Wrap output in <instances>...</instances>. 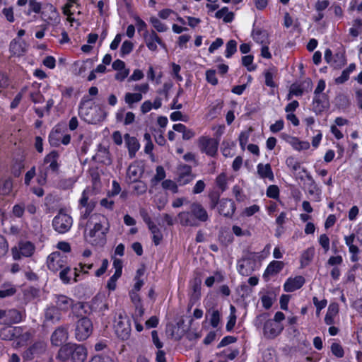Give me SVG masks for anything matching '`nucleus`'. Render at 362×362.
I'll return each mask as SVG.
<instances>
[{
	"instance_id": "f257e3e1",
	"label": "nucleus",
	"mask_w": 362,
	"mask_h": 362,
	"mask_svg": "<svg viewBox=\"0 0 362 362\" xmlns=\"http://www.w3.org/2000/svg\"><path fill=\"white\" fill-rule=\"evenodd\" d=\"M181 225L185 226H198L200 222H206L209 215L205 208L199 202L190 205V211H182L177 215Z\"/></svg>"
},
{
	"instance_id": "f03ea898",
	"label": "nucleus",
	"mask_w": 362,
	"mask_h": 362,
	"mask_svg": "<svg viewBox=\"0 0 362 362\" xmlns=\"http://www.w3.org/2000/svg\"><path fill=\"white\" fill-rule=\"evenodd\" d=\"M59 159V154L56 151H51L45 157L43 166L40 168L37 179L38 184L44 185L47 182V178L49 173H58L60 166Z\"/></svg>"
},
{
	"instance_id": "7ed1b4c3",
	"label": "nucleus",
	"mask_w": 362,
	"mask_h": 362,
	"mask_svg": "<svg viewBox=\"0 0 362 362\" xmlns=\"http://www.w3.org/2000/svg\"><path fill=\"white\" fill-rule=\"evenodd\" d=\"M115 333L119 339L127 340L131 335V323L129 317L121 313L116 315L113 323Z\"/></svg>"
},
{
	"instance_id": "20e7f679",
	"label": "nucleus",
	"mask_w": 362,
	"mask_h": 362,
	"mask_svg": "<svg viewBox=\"0 0 362 362\" xmlns=\"http://www.w3.org/2000/svg\"><path fill=\"white\" fill-rule=\"evenodd\" d=\"M107 228L102 225V221L95 222L93 228L85 233L86 240L93 245H102L105 243Z\"/></svg>"
},
{
	"instance_id": "39448f33",
	"label": "nucleus",
	"mask_w": 362,
	"mask_h": 362,
	"mask_svg": "<svg viewBox=\"0 0 362 362\" xmlns=\"http://www.w3.org/2000/svg\"><path fill=\"white\" fill-rule=\"evenodd\" d=\"M256 269V255L249 252L240 259L237 264V269L240 274L250 276Z\"/></svg>"
},
{
	"instance_id": "423d86ee",
	"label": "nucleus",
	"mask_w": 362,
	"mask_h": 362,
	"mask_svg": "<svg viewBox=\"0 0 362 362\" xmlns=\"http://www.w3.org/2000/svg\"><path fill=\"white\" fill-rule=\"evenodd\" d=\"M35 250V247L30 241H20L18 245L11 248V255L14 260H19L23 257H31Z\"/></svg>"
},
{
	"instance_id": "0eeeda50",
	"label": "nucleus",
	"mask_w": 362,
	"mask_h": 362,
	"mask_svg": "<svg viewBox=\"0 0 362 362\" xmlns=\"http://www.w3.org/2000/svg\"><path fill=\"white\" fill-rule=\"evenodd\" d=\"M93 332V324L90 320L83 317L76 323L75 337L78 341H83L88 338Z\"/></svg>"
},
{
	"instance_id": "6e6552de",
	"label": "nucleus",
	"mask_w": 362,
	"mask_h": 362,
	"mask_svg": "<svg viewBox=\"0 0 362 362\" xmlns=\"http://www.w3.org/2000/svg\"><path fill=\"white\" fill-rule=\"evenodd\" d=\"M72 224V218L62 211H60L52 221L54 229L59 233H65L69 231Z\"/></svg>"
},
{
	"instance_id": "1a4fd4ad",
	"label": "nucleus",
	"mask_w": 362,
	"mask_h": 362,
	"mask_svg": "<svg viewBox=\"0 0 362 362\" xmlns=\"http://www.w3.org/2000/svg\"><path fill=\"white\" fill-rule=\"evenodd\" d=\"M149 85L147 83L136 84L134 86V90L136 93H126L124 95V101L129 107H132L134 103H139L142 98V94H146L149 90Z\"/></svg>"
},
{
	"instance_id": "9d476101",
	"label": "nucleus",
	"mask_w": 362,
	"mask_h": 362,
	"mask_svg": "<svg viewBox=\"0 0 362 362\" xmlns=\"http://www.w3.org/2000/svg\"><path fill=\"white\" fill-rule=\"evenodd\" d=\"M47 264L49 270L57 272L66 265V257L59 252H54L48 256Z\"/></svg>"
},
{
	"instance_id": "9b49d317",
	"label": "nucleus",
	"mask_w": 362,
	"mask_h": 362,
	"mask_svg": "<svg viewBox=\"0 0 362 362\" xmlns=\"http://www.w3.org/2000/svg\"><path fill=\"white\" fill-rule=\"evenodd\" d=\"M145 44L148 49L151 52L158 50V45L163 48H165V45L161 38L157 35L155 30H146L143 34Z\"/></svg>"
},
{
	"instance_id": "f8f14e48",
	"label": "nucleus",
	"mask_w": 362,
	"mask_h": 362,
	"mask_svg": "<svg viewBox=\"0 0 362 362\" xmlns=\"http://www.w3.org/2000/svg\"><path fill=\"white\" fill-rule=\"evenodd\" d=\"M90 193V190L88 188L85 189L79 199V207L81 210V213L83 218H86L95 207V203L92 201H89Z\"/></svg>"
},
{
	"instance_id": "ddd939ff",
	"label": "nucleus",
	"mask_w": 362,
	"mask_h": 362,
	"mask_svg": "<svg viewBox=\"0 0 362 362\" xmlns=\"http://www.w3.org/2000/svg\"><path fill=\"white\" fill-rule=\"evenodd\" d=\"M218 145L215 139L207 136H202L199 139V147L201 151L210 156H214L216 154Z\"/></svg>"
},
{
	"instance_id": "4468645a",
	"label": "nucleus",
	"mask_w": 362,
	"mask_h": 362,
	"mask_svg": "<svg viewBox=\"0 0 362 362\" xmlns=\"http://www.w3.org/2000/svg\"><path fill=\"white\" fill-rule=\"evenodd\" d=\"M95 109H96V107H93L91 100L83 98L80 103L78 114L84 120L88 122H93L95 121V118L93 117L91 111Z\"/></svg>"
},
{
	"instance_id": "2eb2a0df",
	"label": "nucleus",
	"mask_w": 362,
	"mask_h": 362,
	"mask_svg": "<svg viewBox=\"0 0 362 362\" xmlns=\"http://www.w3.org/2000/svg\"><path fill=\"white\" fill-rule=\"evenodd\" d=\"M284 327L280 323L274 322L272 320H267L263 327L264 336L267 339H274L279 335Z\"/></svg>"
},
{
	"instance_id": "dca6fc26",
	"label": "nucleus",
	"mask_w": 362,
	"mask_h": 362,
	"mask_svg": "<svg viewBox=\"0 0 362 362\" xmlns=\"http://www.w3.org/2000/svg\"><path fill=\"white\" fill-rule=\"evenodd\" d=\"M194 178L192 173V168L187 165H180L177 170V182L184 186L191 182Z\"/></svg>"
},
{
	"instance_id": "f3484780",
	"label": "nucleus",
	"mask_w": 362,
	"mask_h": 362,
	"mask_svg": "<svg viewBox=\"0 0 362 362\" xmlns=\"http://www.w3.org/2000/svg\"><path fill=\"white\" fill-rule=\"evenodd\" d=\"M218 213L224 216H232L235 210V205L233 200L222 199L219 201L218 206Z\"/></svg>"
},
{
	"instance_id": "a211bd4d",
	"label": "nucleus",
	"mask_w": 362,
	"mask_h": 362,
	"mask_svg": "<svg viewBox=\"0 0 362 362\" xmlns=\"http://www.w3.org/2000/svg\"><path fill=\"white\" fill-rule=\"evenodd\" d=\"M305 278L302 276H296L293 278H288L284 284V289L286 292H293L300 289L305 284Z\"/></svg>"
},
{
	"instance_id": "6ab92c4d",
	"label": "nucleus",
	"mask_w": 362,
	"mask_h": 362,
	"mask_svg": "<svg viewBox=\"0 0 362 362\" xmlns=\"http://www.w3.org/2000/svg\"><path fill=\"white\" fill-rule=\"evenodd\" d=\"M144 173V167L137 162L131 164L127 169V177L132 182L139 181Z\"/></svg>"
},
{
	"instance_id": "aec40b11",
	"label": "nucleus",
	"mask_w": 362,
	"mask_h": 362,
	"mask_svg": "<svg viewBox=\"0 0 362 362\" xmlns=\"http://www.w3.org/2000/svg\"><path fill=\"white\" fill-rule=\"evenodd\" d=\"M68 339V329L64 327H58L52 334L51 341L54 346H60Z\"/></svg>"
},
{
	"instance_id": "412c9836",
	"label": "nucleus",
	"mask_w": 362,
	"mask_h": 362,
	"mask_svg": "<svg viewBox=\"0 0 362 362\" xmlns=\"http://www.w3.org/2000/svg\"><path fill=\"white\" fill-rule=\"evenodd\" d=\"M9 50L13 56H22L26 51V43L21 39H13L10 43Z\"/></svg>"
},
{
	"instance_id": "4be33fe9",
	"label": "nucleus",
	"mask_w": 362,
	"mask_h": 362,
	"mask_svg": "<svg viewBox=\"0 0 362 362\" xmlns=\"http://www.w3.org/2000/svg\"><path fill=\"white\" fill-rule=\"evenodd\" d=\"M46 350V344L44 341H37L33 344L26 351L27 358H33L35 356L43 354Z\"/></svg>"
},
{
	"instance_id": "5701e85b",
	"label": "nucleus",
	"mask_w": 362,
	"mask_h": 362,
	"mask_svg": "<svg viewBox=\"0 0 362 362\" xmlns=\"http://www.w3.org/2000/svg\"><path fill=\"white\" fill-rule=\"evenodd\" d=\"M257 172L262 179H268L269 181H274V175L270 164L259 163L257 165Z\"/></svg>"
},
{
	"instance_id": "b1692460",
	"label": "nucleus",
	"mask_w": 362,
	"mask_h": 362,
	"mask_svg": "<svg viewBox=\"0 0 362 362\" xmlns=\"http://www.w3.org/2000/svg\"><path fill=\"white\" fill-rule=\"evenodd\" d=\"M124 141L126 146L129 151V155L131 158L135 156L136 152L139 149L140 145L136 139V138L134 136H131L129 134H126L124 135Z\"/></svg>"
},
{
	"instance_id": "393cba45",
	"label": "nucleus",
	"mask_w": 362,
	"mask_h": 362,
	"mask_svg": "<svg viewBox=\"0 0 362 362\" xmlns=\"http://www.w3.org/2000/svg\"><path fill=\"white\" fill-rule=\"evenodd\" d=\"M74 6L77 8H81V4L79 3V0H66V3L64 6L62 10L63 13L67 16V20L72 23L74 21V18L72 16L74 13V11L72 9Z\"/></svg>"
},
{
	"instance_id": "a878e982",
	"label": "nucleus",
	"mask_w": 362,
	"mask_h": 362,
	"mask_svg": "<svg viewBox=\"0 0 362 362\" xmlns=\"http://www.w3.org/2000/svg\"><path fill=\"white\" fill-rule=\"evenodd\" d=\"M328 107V102L323 95H315L313 109L316 114H320Z\"/></svg>"
},
{
	"instance_id": "bb28decb",
	"label": "nucleus",
	"mask_w": 362,
	"mask_h": 362,
	"mask_svg": "<svg viewBox=\"0 0 362 362\" xmlns=\"http://www.w3.org/2000/svg\"><path fill=\"white\" fill-rule=\"evenodd\" d=\"M23 313L16 309H9L6 311V321L3 322L4 325H11L19 323L23 320Z\"/></svg>"
},
{
	"instance_id": "cd10ccee",
	"label": "nucleus",
	"mask_w": 362,
	"mask_h": 362,
	"mask_svg": "<svg viewBox=\"0 0 362 362\" xmlns=\"http://www.w3.org/2000/svg\"><path fill=\"white\" fill-rule=\"evenodd\" d=\"M334 57V56H333L331 49H327L325 50V59L331 66H332L334 68H340V67H341L342 66H344L345 64L346 60H345V59H344V56L342 54H339V53L335 54V57L338 58L339 60V64H336V60H333Z\"/></svg>"
},
{
	"instance_id": "c85d7f7f",
	"label": "nucleus",
	"mask_w": 362,
	"mask_h": 362,
	"mask_svg": "<svg viewBox=\"0 0 362 362\" xmlns=\"http://www.w3.org/2000/svg\"><path fill=\"white\" fill-rule=\"evenodd\" d=\"M129 296L132 303L135 307V315L136 317H141L144 313V309L143 308L139 292L129 291Z\"/></svg>"
},
{
	"instance_id": "c756f323",
	"label": "nucleus",
	"mask_w": 362,
	"mask_h": 362,
	"mask_svg": "<svg viewBox=\"0 0 362 362\" xmlns=\"http://www.w3.org/2000/svg\"><path fill=\"white\" fill-rule=\"evenodd\" d=\"M45 9L47 11L42 12V15L45 18V20L49 22H58L59 21V13L57 11V8L51 4H47L45 6Z\"/></svg>"
},
{
	"instance_id": "7c9ffc66",
	"label": "nucleus",
	"mask_w": 362,
	"mask_h": 362,
	"mask_svg": "<svg viewBox=\"0 0 362 362\" xmlns=\"http://www.w3.org/2000/svg\"><path fill=\"white\" fill-rule=\"evenodd\" d=\"M75 344H66L62 346L58 353V357L62 361L71 359L72 361Z\"/></svg>"
},
{
	"instance_id": "2f4dec72",
	"label": "nucleus",
	"mask_w": 362,
	"mask_h": 362,
	"mask_svg": "<svg viewBox=\"0 0 362 362\" xmlns=\"http://www.w3.org/2000/svg\"><path fill=\"white\" fill-rule=\"evenodd\" d=\"M252 39L259 44L264 45L269 44V35L267 31L255 28L253 29L252 33Z\"/></svg>"
},
{
	"instance_id": "473e14b6",
	"label": "nucleus",
	"mask_w": 362,
	"mask_h": 362,
	"mask_svg": "<svg viewBox=\"0 0 362 362\" xmlns=\"http://www.w3.org/2000/svg\"><path fill=\"white\" fill-rule=\"evenodd\" d=\"M87 357V351L83 345L74 344L73 362H83Z\"/></svg>"
},
{
	"instance_id": "72a5a7b5",
	"label": "nucleus",
	"mask_w": 362,
	"mask_h": 362,
	"mask_svg": "<svg viewBox=\"0 0 362 362\" xmlns=\"http://www.w3.org/2000/svg\"><path fill=\"white\" fill-rule=\"evenodd\" d=\"M339 313V305L337 303H331L327 309V312L325 317V322L327 325L334 323V317Z\"/></svg>"
},
{
	"instance_id": "f704fd0d",
	"label": "nucleus",
	"mask_w": 362,
	"mask_h": 362,
	"mask_svg": "<svg viewBox=\"0 0 362 362\" xmlns=\"http://www.w3.org/2000/svg\"><path fill=\"white\" fill-rule=\"evenodd\" d=\"M284 267V263L281 261H272L267 266L264 276H273L280 272Z\"/></svg>"
},
{
	"instance_id": "c9c22d12",
	"label": "nucleus",
	"mask_w": 362,
	"mask_h": 362,
	"mask_svg": "<svg viewBox=\"0 0 362 362\" xmlns=\"http://www.w3.org/2000/svg\"><path fill=\"white\" fill-rule=\"evenodd\" d=\"M56 304L59 310L66 311L72 307L73 300L66 296H57L56 297Z\"/></svg>"
},
{
	"instance_id": "e433bc0d",
	"label": "nucleus",
	"mask_w": 362,
	"mask_h": 362,
	"mask_svg": "<svg viewBox=\"0 0 362 362\" xmlns=\"http://www.w3.org/2000/svg\"><path fill=\"white\" fill-rule=\"evenodd\" d=\"M147 225L148 229L151 232L153 235V241L156 245L160 244V241L163 239V235L160 230V229L157 227V226L151 221V220H148L147 222Z\"/></svg>"
},
{
	"instance_id": "4c0bfd02",
	"label": "nucleus",
	"mask_w": 362,
	"mask_h": 362,
	"mask_svg": "<svg viewBox=\"0 0 362 362\" xmlns=\"http://www.w3.org/2000/svg\"><path fill=\"white\" fill-rule=\"evenodd\" d=\"M173 129L177 132L182 133L184 140H189L195 135L192 129H188L185 125L181 123L174 124Z\"/></svg>"
},
{
	"instance_id": "58836bf2",
	"label": "nucleus",
	"mask_w": 362,
	"mask_h": 362,
	"mask_svg": "<svg viewBox=\"0 0 362 362\" xmlns=\"http://www.w3.org/2000/svg\"><path fill=\"white\" fill-rule=\"evenodd\" d=\"M287 141L297 151L308 150L310 148L309 142L300 141L296 137L290 136Z\"/></svg>"
},
{
	"instance_id": "ea45409f",
	"label": "nucleus",
	"mask_w": 362,
	"mask_h": 362,
	"mask_svg": "<svg viewBox=\"0 0 362 362\" xmlns=\"http://www.w3.org/2000/svg\"><path fill=\"white\" fill-rule=\"evenodd\" d=\"M315 255V248L310 247L306 249L301 255L300 264L302 267L308 266L313 259Z\"/></svg>"
},
{
	"instance_id": "a19ab883",
	"label": "nucleus",
	"mask_w": 362,
	"mask_h": 362,
	"mask_svg": "<svg viewBox=\"0 0 362 362\" xmlns=\"http://www.w3.org/2000/svg\"><path fill=\"white\" fill-rule=\"evenodd\" d=\"M356 69V64L352 63L344 69L341 76L335 78V83L337 84H342L346 82L349 78L350 74Z\"/></svg>"
},
{
	"instance_id": "79ce46f5",
	"label": "nucleus",
	"mask_w": 362,
	"mask_h": 362,
	"mask_svg": "<svg viewBox=\"0 0 362 362\" xmlns=\"http://www.w3.org/2000/svg\"><path fill=\"white\" fill-rule=\"evenodd\" d=\"M215 16L217 18H222L225 23H230L234 18L233 13L229 11L227 7H223L218 10L216 13Z\"/></svg>"
},
{
	"instance_id": "37998d69",
	"label": "nucleus",
	"mask_w": 362,
	"mask_h": 362,
	"mask_svg": "<svg viewBox=\"0 0 362 362\" xmlns=\"http://www.w3.org/2000/svg\"><path fill=\"white\" fill-rule=\"evenodd\" d=\"M45 316L46 320L51 321L52 322H57L60 319L59 310L55 307L47 308L45 310Z\"/></svg>"
},
{
	"instance_id": "c03bdc74",
	"label": "nucleus",
	"mask_w": 362,
	"mask_h": 362,
	"mask_svg": "<svg viewBox=\"0 0 362 362\" xmlns=\"http://www.w3.org/2000/svg\"><path fill=\"white\" fill-rule=\"evenodd\" d=\"M13 189V180L11 178L3 180L0 182V194L2 195H8Z\"/></svg>"
},
{
	"instance_id": "a18cd8bd",
	"label": "nucleus",
	"mask_w": 362,
	"mask_h": 362,
	"mask_svg": "<svg viewBox=\"0 0 362 362\" xmlns=\"http://www.w3.org/2000/svg\"><path fill=\"white\" fill-rule=\"evenodd\" d=\"M93 267V264H86V263H80L78 264V267H76L74 269V281H78V277L79 276V273L88 274V270L91 269Z\"/></svg>"
},
{
	"instance_id": "49530a36",
	"label": "nucleus",
	"mask_w": 362,
	"mask_h": 362,
	"mask_svg": "<svg viewBox=\"0 0 362 362\" xmlns=\"http://www.w3.org/2000/svg\"><path fill=\"white\" fill-rule=\"evenodd\" d=\"M362 33V20L356 19L353 22L352 27L349 29V34L354 37Z\"/></svg>"
},
{
	"instance_id": "de8ad7c7",
	"label": "nucleus",
	"mask_w": 362,
	"mask_h": 362,
	"mask_svg": "<svg viewBox=\"0 0 362 362\" xmlns=\"http://www.w3.org/2000/svg\"><path fill=\"white\" fill-rule=\"evenodd\" d=\"M235 313H236V309H235V306L231 305L230 306V315L228 317V322H227L226 327V328L228 331L232 330L235 325V322H236Z\"/></svg>"
},
{
	"instance_id": "09e8293b",
	"label": "nucleus",
	"mask_w": 362,
	"mask_h": 362,
	"mask_svg": "<svg viewBox=\"0 0 362 362\" xmlns=\"http://www.w3.org/2000/svg\"><path fill=\"white\" fill-rule=\"evenodd\" d=\"M134 49V44L130 40H124L120 48V56L124 57L129 54Z\"/></svg>"
},
{
	"instance_id": "8fccbe9b",
	"label": "nucleus",
	"mask_w": 362,
	"mask_h": 362,
	"mask_svg": "<svg viewBox=\"0 0 362 362\" xmlns=\"http://www.w3.org/2000/svg\"><path fill=\"white\" fill-rule=\"evenodd\" d=\"M254 57L252 55H246L242 57V64L247 68L248 71H253L257 66L253 64Z\"/></svg>"
},
{
	"instance_id": "3c124183",
	"label": "nucleus",
	"mask_w": 362,
	"mask_h": 362,
	"mask_svg": "<svg viewBox=\"0 0 362 362\" xmlns=\"http://www.w3.org/2000/svg\"><path fill=\"white\" fill-rule=\"evenodd\" d=\"M237 51V42L234 40H230L226 43L225 56L230 58Z\"/></svg>"
},
{
	"instance_id": "603ef678",
	"label": "nucleus",
	"mask_w": 362,
	"mask_h": 362,
	"mask_svg": "<svg viewBox=\"0 0 362 362\" xmlns=\"http://www.w3.org/2000/svg\"><path fill=\"white\" fill-rule=\"evenodd\" d=\"M16 292V288L11 285H4L3 288L0 289V298H4L8 296H13Z\"/></svg>"
},
{
	"instance_id": "864d4df0",
	"label": "nucleus",
	"mask_w": 362,
	"mask_h": 362,
	"mask_svg": "<svg viewBox=\"0 0 362 362\" xmlns=\"http://www.w3.org/2000/svg\"><path fill=\"white\" fill-rule=\"evenodd\" d=\"M25 210V206L24 203H19L15 204L12 208V215L16 218L23 217Z\"/></svg>"
},
{
	"instance_id": "5fc2aeb1",
	"label": "nucleus",
	"mask_w": 362,
	"mask_h": 362,
	"mask_svg": "<svg viewBox=\"0 0 362 362\" xmlns=\"http://www.w3.org/2000/svg\"><path fill=\"white\" fill-rule=\"evenodd\" d=\"M216 184L217 187L222 191L227 189V176L225 173H221L216 178Z\"/></svg>"
},
{
	"instance_id": "6e6d98bb",
	"label": "nucleus",
	"mask_w": 362,
	"mask_h": 362,
	"mask_svg": "<svg viewBox=\"0 0 362 362\" xmlns=\"http://www.w3.org/2000/svg\"><path fill=\"white\" fill-rule=\"evenodd\" d=\"M150 22L153 25V28L159 33H163L168 30L167 25L155 17L151 18Z\"/></svg>"
},
{
	"instance_id": "4d7b16f0",
	"label": "nucleus",
	"mask_w": 362,
	"mask_h": 362,
	"mask_svg": "<svg viewBox=\"0 0 362 362\" xmlns=\"http://www.w3.org/2000/svg\"><path fill=\"white\" fill-rule=\"evenodd\" d=\"M61 133V129L58 127H56L50 133L49 136V142L52 145L59 146V138L58 136Z\"/></svg>"
},
{
	"instance_id": "13d9d810",
	"label": "nucleus",
	"mask_w": 362,
	"mask_h": 362,
	"mask_svg": "<svg viewBox=\"0 0 362 362\" xmlns=\"http://www.w3.org/2000/svg\"><path fill=\"white\" fill-rule=\"evenodd\" d=\"M276 74L274 69L267 70L264 72L265 84L269 87H274V76Z\"/></svg>"
},
{
	"instance_id": "bf43d9fd",
	"label": "nucleus",
	"mask_w": 362,
	"mask_h": 362,
	"mask_svg": "<svg viewBox=\"0 0 362 362\" xmlns=\"http://www.w3.org/2000/svg\"><path fill=\"white\" fill-rule=\"evenodd\" d=\"M30 233L38 235L42 231V224L40 221L37 218H33L31 220V225L29 228Z\"/></svg>"
},
{
	"instance_id": "052dcab7",
	"label": "nucleus",
	"mask_w": 362,
	"mask_h": 362,
	"mask_svg": "<svg viewBox=\"0 0 362 362\" xmlns=\"http://www.w3.org/2000/svg\"><path fill=\"white\" fill-rule=\"evenodd\" d=\"M162 187L165 189L170 190L173 193L178 192V187L176 182L171 180H165L162 182Z\"/></svg>"
},
{
	"instance_id": "680f3d73",
	"label": "nucleus",
	"mask_w": 362,
	"mask_h": 362,
	"mask_svg": "<svg viewBox=\"0 0 362 362\" xmlns=\"http://www.w3.org/2000/svg\"><path fill=\"white\" fill-rule=\"evenodd\" d=\"M27 90H28V87L27 86H25V87L21 88L20 92L16 95V97L14 98V99L13 100V101L11 103V109H15V108H16L18 107V105H19V103H20V102H21L23 95L27 91Z\"/></svg>"
},
{
	"instance_id": "e2e57ef3",
	"label": "nucleus",
	"mask_w": 362,
	"mask_h": 362,
	"mask_svg": "<svg viewBox=\"0 0 362 362\" xmlns=\"http://www.w3.org/2000/svg\"><path fill=\"white\" fill-rule=\"evenodd\" d=\"M221 320V314L218 310H212L210 317L211 325L216 328L218 327Z\"/></svg>"
},
{
	"instance_id": "0e129e2a",
	"label": "nucleus",
	"mask_w": 362,
	"mask_h": 362,
	"mask_svg": "<svg viewBox=\"0 0 362 362\" xmlns=\"http://www.w3.org/2000/svg\"><path fill=\"white\" fill-rule=\"evenodd\" d=\"M308 193L310 195L313 197V199L315 202H320L321 199V192L319 188L314 183L312 184L308 189Z\"/></svg>"
},
{
	"instance_id": "69168bd1",
	"label": "nucleus",
	"mask_w": 362,
	"mask_h": 362,
	"mask_svg": "<svg viewBox=\"0 0 362 362\" xmlns=\"http://www.w3.org/2000/svg\"><path fill=\"white\" fill-rule=\"evenodd\" d=\"M319 244L324 249L325 252H327L329 250V238L326 234H322L318 238Z\"/></svg>"
},
{
	"instance_id": "338daca9",
	"label": "nucleus",
	"mask_w": 362,
	"mask_h": 362,
	"mask_svg": "<svg viewBox=\"0 0 362 362\" xmlns=\"http://www.w3.org/2000/svg\"><path fill=\"white\" fill-rule=\"evenodd\" d=\"M332 353L338 358L344 356V351L342 346L338 343H333L331 346Z\"/></svg>"
},
{
	"instance_id": "774afa93",
	"label": "nucleus",
	"mask_w": 362,
	"mask_h": 362,
	"mask_svg": "<svg viewBox=\"0 0 362 362\" xmlns=\"http://www.w3.org/2000/svg\"><path fill=\"white\" fill-rule=\"evenodd\" d=\"M267 196L269 198L277 199L279 196V189L276 185H270L267 189Z\"/></svg>"
}]
</instances>
